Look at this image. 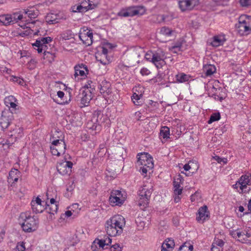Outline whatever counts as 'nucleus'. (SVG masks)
Instances as JSON below:
<instances>
[{"label": "nucleus", "instance_id": "nucleus-1", "mask_svg": "<svg viewBox=\"0 0 251 251\" xmlns=\"http://www.w3.org/2000/svg\"><path fill=\"white\" fill-rule=\"evenodd\" d=\"M126 224L124 217L121 215H115L107 220L105 227L107 234L110 236H116L123 231V227Z\"/></svg>", "mask_w": 251, "mask_h": 251}, {"label": "nucleus", "instance_id": "nucleus-2", "mask_svg": "<svg viewBox=\"0 0 251 251\" xmlns=\"http://www.w3.org/2000/svg\"><path fill=\"white\" fill-rule=\"evenodd\" d=\"M18 221L23 230L25 232L35 231L39 225L38 218L31 216L28 212L21 213L19 216Z\"/></svg>", "mask_w": 251, "mask_h": 251}, {"label": "nucleus", "instance_id": "nucleus-3", "mask_svg": "<svg viewBox=\"0 0 251 251\" xmlns=\"http://www.w3.org/2000/svg\"><path fill=\"white\" fill-rule=\"evenodd\" d=\"M152 185L151 183L144 184L141 189L139 190V199L138 205L141 209L144 210L148 206L151 196L152 192Z\"/></svg>", "mask_w": 251, "mask_h": 251}, {"label": "nucleus", "instance_id": "nucleus-4", "mask_svg": "<svg viewBox=\"0 0 251 251\" xmlns=\"http://www.w3.org/2000/svg\"><path fill=\"white\" fill-rule=\"evenodd\" d=\"M235 28L238 33L241 35L247 34L251 31L250 20L246 15H241L238 18V23L235 25Z\"/></svg>", "mask_w": 251, "mask_h": 251}, {"label": "nucleus", "instance_id": "nucleus-5", "mask_svg": "<svg viewBox=\"0 0 251 251\" xmlns=\"http://www.w3.org/2000/svg\"><path fill=\"white\" fill-rule=\"evenodd\" d=\"M146 11V8L143 6H133L121 11L119 15L124 17H132L135 15H142L145 13Z\"/></svg>", "mask_w": 251, "mask_h": 251}, {"label": "nucleus", "instance_id": "nucleus-6", "mask_svg": "<svg viewBox=\"0 0 251 251\" xmlns=\"http://www.w3.org/2000/svg\"><path fill=\"white\" fill-rule=\"evenodd\" d=\"M51 41L52 38L50 37H42L36 40L35 43L32 44V46L39 53L44 51V56H45L47 54H50V52L46 50L47 46L46 44L50 42Z\"/></svg>", "mask_w": 251, "mask_h": 251}, {"label": "nucleus", "instance_id": "nucleus-7", "mask_svg": "<svg viewBox=\"0 0 251 251\" xmlns=\"http://www.w3.org/2000/svg\"><path fill=\"white\" fill-rule=\"evenodd\" d=\"M152 63L157 68H161L166 64L165 60L167 58L165 52L162 50H158L153 52Z\"/></svg>", "mask_w": 251, "mask_h": 251}, {"label": "nucleus", "instance_id": "nucleus-8", "mask_svg": "<svg viewBox=\"0 0 251 251\" xmlns=\"http://www.w3.org/2000/svg\"><path fill=\"white\" fill-rule=\"evenodd\" d=\"M13 113L10 109L2 111L0 118V126L3 129L6 128L14 120Z\"/></svg>", "mask_w": 251, "mask_h": 251}, {"label": "nucleus", "instance_id": "nucleus-9", "mask_svg": "<svg viewBox=\"0 0 251 251\" xmlns=\"http://www.w3.org/2000/svg\"><path fill=\"white\" fill-rule=\"evenodd\" d=\"M79 38L86 46H90L93 43V33L91 30L81 29L79 33Z\"/></svg>", "mask_w": 251, "mask_h": 251}, {"label": "nucleus", "instance_id": "nucleus-10", "mask_svg": "<svg viewBox=\"0 0 251 251\" xmlns=\"http://www.w3.org/2000/svg\"><path fill=\"white\" fill-rule=\"evenodd\" d=\"M73 164L71 161H65L59 164L57 166L58 172L61 175H69L72 171Z\"/></svg>", "mask_w": 251, "mask_h": 251}, {"label": "nucleus", "instance_id": "nucleus-11", "mask_svg": "<svg viewBox=\"0 0 251 251\" xmlns=\"http://www.w3.org/2000/svg\"><path fill=\"white\" fill-rule=\"evenodd\" d=\"M102 117V114L100 112H95L91 122L88 123V128L92 130H97L98 126H100V120Z\"/></svg>", "mask_w": 251, "mask_h": 251}, {"label": "nucleus", "instance_id": "nucleus-12", "mask_svg": "<svg viewBox=\"0 0 251 251\" xmlns=\"http://www.w3.org/2000/svg\"><path fill=\"white\" fill-rule=\"evenodd\" d=\"M251 185V175L250 176L247 175L242 176L239 180L236 182L235 185H239L240 189L242 191H248L250 190L249 189L246 190L247 185Z\"/></svg>", "mask_w": 251, "mask_h": 251}, {"label": "nucleus", "instance_id": "nucleus-13", "mask_svg": "<svg viewBox=\"0 0 251 251\" xmlns=\"http://www.w3.org/2000/svg\"><path fill=\"white\" fill-rule=\"evenodd\" d=\"M111 84L105 80H102L99 85L100 92L104 96H106L111 93Z\"/></svg>", "mask_w": 251, "mask_h": 251}, {"label": "nucleus", "instance_id": "nucleus-14", "mask_svg": "<svg viewBox=\"0 0 251 251\" xmlns=\"http://www.w3.org/2000/svg\"><path fill=\"white\" fill-rule=\"evenodd\" d=\"M198 216L197 217V220L198 222L202 221V222L208 217L209 212L208 211L207 206L204 205L201 207L198 210Z\"/></svg>", "mask_w": 251, "mask_h": 251}, {"label": "nucleus", "instance_id": "nucleus-15", "mask_svg": "<svg viewBox=\"0 0 251 251\" xmlns=\"http://www.w3.org/2000/svg\"><path fill=\"white\" fill-rule=\"evenodd\" d=\"M52 145L56 148L61 154H64L65 152L66 145L64 140H55L52 141Z\"/></svg>", "mask_w": 251, "mask_h": 251}, {"label": "nucleus", "instance_id": "nucleus-16", "mask_svg": "<svg viewBox=\"0 0 251 251\" xmlns=\"http://www.w3.org/2000/svg\"><path fill=\"white\" fill-rule=\"evenodd\" d=\"M16 98L13 96H9L4 99V103L13 113L16 112Z\"/></svg>", "mask_w": 251, "mask_h": 251}, {"label": "nucleus", "instance_id": "nucleus-17", "mask_svg": "<svg viewBox=\"0 0 251 251\" xmlns=\"http://www.w3.org/2000/svg\"><path fill=\"white\" fill-rule=\"evenodd\" d=\"M15 168H12L11 170L10 171L9 173V176L7 178V182L8 183L9 186L10 187V190H11L15 187L16 181V172Z\"/></svg>", "mask_w": 251, "mask_h": 251}, {"label": "nucleus", "instance_id": "nucleus-18", "mask_svg": "<svg viewBox=\"0 0 251 251\" xmlns=\"http://www.w3.org/2000/svg\"><path fill=\"white\" fill-rule=\"evenodd\" d=\"M81 95L82 97H81V103L84 106L88 105L92 99L91 93L90 91H83Z\"/></svg>", "mask_w": 251, "mask_h": 251}, {"label": "nucleus", "instance_id": "nucleus-19", "mask_svg": "<svg viewBox=\"0 0 251 251\" xmlns=\"http://www.w3.org/2000/svg\"><path fill=\"white\" fill-rule=\"evenodd\" d=\"M81 68H83V69H85L86 71H87V67L85 65H83L82 64L81 65H78L75 66V74H74L75 78L78 75H80L81 76L85 75L84 71L83 70H80Z\"/></svg>", "mask_w": 251, "mask_h": 251}, {"label": "nucleus", "instance_id": "nucleus-20", "mask_svg": "<svg viewBox=\"0 0 251 251\" xmlns=\"http://www.w3.org/2000/svg\"><path fill=\"white\" fill-rule=\"evenodd\" d=\"M0 23L5 25L14 23L11 16L8 14L0 15Z\"/></svg>", "mask_w": 251, "mask_h": 251}, {"label": "nucleus", "instance_id": "nucleus-21", "mask_svg": "<svg viewBox=\"0 0 251 251\" xmlns=\"http://www.w3.org/2000/svg\"><path fill=\"white\" fill-rule=\"evenodd\" d=\"M203 71L206 76H209L216 72V69L214 65L211 64L205 65L203 66Z\"/></svg>", "mask_w": 251, "mask_h": 251}, {"label": "nucleus", "instance_id": "nucleus-22", "mask_svg": "<svg viewBox=\"0 0 251 251\" xmlns=\"http://www.w3.org/2000/svg\"><path fill=\"white\" fill-rule=\"evenodd\" d=\"M131 100L136 105H141L143 103V96L141 94H137L136 93H134L131 97Z\"/></svg>", "mask_w": 251, "mask_h": 251}, {"label": "nucleus", "instance_id": "nucleus-23", "mask_svg": "<svg viewBox=\"0 0 251 251\" xmlns=\"http://www.w3.org/2000/svg\"><path fill=\"white\" fill-rule=\"evenodd\" d=\"M179 7L182 11L192 10L189 0H180Z\"/></svg>", "mask_w": 251, "mask_h": 251}, {"label": "nucleus", "instance_id": "nucleus-24", "mask_svg": "<svg viewBox=\"0 0 251 251\" xmlns=\"http://www.w3.org/2000/svg\"><path fill=\"white\" fill-rule=\"evenodd\" d=\"M149 157H151L149 153H140L138 154L137 155V163L139 165H142L145 161H146L148 159H149Z\"/></svg>", "mask_w": 251, "mask_h": 251}, {"label": "nucleus", "instance_id": "nucleus-25", "mask_svg": "<svg viewBox=\"0 0 251 251\" xmlns=\"http://www.w3.org/2000/svg\"><path fill=\"white\" fill-rule=\"evenodd\" d=\"M109 201L110 203L113 204L115 205H120L123 203L124 200L120 198V197L118 196H112V194H111L109 197Z\"/></svg>", "mask_w": 251, "mask_h": 251}, {"label": "nucleus", "instance_id": "nucleus-26", "mask_svg": "<svg viewBox=\"0 0 251 251\" xmlns=\"http://www.w3.org/2000/svg\"><path fill=\"white\" fill-rule=\"evenodd\" d=\"M45 205V209L47 210V212L49 214L54 215V213H56L57 212L58 209L57 204L50 205L49 204H48L47 202H46Z\"/></svg>", "mask_w": 251, "mask_h": 251}, {"label": "nucleus", "instance_id": "nucleus-27", "mask_svg": "<svg viewBox=\"0 0 251 251\" xmlns=\"http://www.w3.org/2000/svg\"><path fill=\"white\" fill-rule=\"evenodd\" d=\"M18 54H20V61L22 63L24 64L26 61L28 62V61L29 59V56L28 55V53L25 50H20L17 53Z\"/></svg>", "mask_w": 251, "mask_h": 251}, {"label": "nucleus", "instance_id": "nucleus-28", "mask_svg": "<svg viewBox=\"0 0 251 251\" xmlns=\"http://www.w3.org/2000/svg\"><path fill=\"white\" fill-rule=\"evenodd\" d=\"M30 204L32 211L35 213H42L45 209L43 205L35 204L34 202H31Z\"/></svg>", "mask_w": 251, "mask_h": 251}, {"label": "nucleus", "instance_id": "nucleus-29", "mask_svg": "<svg viewBox=\"0 0 251 251\" xmlns=\"http://www.w3.org/2000/svg\"><path fill=\"white\" fill-rule=\"evenodd\" d=\"M242 238L243 240H241L240 242L244 244H251V233L244 230Z\"/></svg>", "mask_w": 251, "mask_h": 251}, {"label": "nucleus", "instance_id": "nucleus-30", "mask_svg": "<svg viewBox=\"0 0 251 251\" xmlns=\"http://www.w3.org/2000/svg\"><path fill=\"white\" fill-rule=\"evenodd\" d=\"M162 246L173 250L175 246L174 240L171 238H168L163 243Z\"/></svg>", "mask_w": 251, "mask_h": 251}, {"label": "nucleus", "instance_id": "nucleus-31", "mask_svg": "<svg viewBox=\"0 0 251 251\" xmlns=\"http://www.w3.org/2000/svg\"><path fill=\"white\" fill-rule=\"evenodd\" d=\"M170 135V128L164 126L162 127L160 131V136L164 139H167L169 138Z\"/></svg>", "mask_w": 251, "mask_h": 251}, {"label": "nucleus", "instance_id": "nucleus-32", "mask_svg": "<svg viewBox=\"0 0 251 251\" xmlns=\"http://www.w3.org/2000/svg\"><path fill=\"white\" fill-rule=\"evenodd\" d=\"M190 76L183 73H181L176 75L177 81L180 83H183L189 80Z\"/></svg>", "mask_w": 251, "mask_h": 251}, {"label": "nucleus", "instance_id": "nucleus-33", "mask_svg": "<svg viewBox=\"0 0 251 251\" xmlns=\"http://www.w3.org/2000/svg\"><path fill=\"white\" fill-rule=\"evenodd\" d=\"M182 187L177 188H174V195L175 196L174 197V201L176 203L179 202L181 199V198L180 197H179V195H180L182 193Z\"/></svg>", "mask_w": 251, "mask_h": 251}, {"label": "nucleus", "instance_id": "nucleus-34", "mask_svg": "<svg viewBox=\"0 0 251 251\" xmlns=\"http://www.w3.org/2000/svg\"><path fill=\"white\" fill-rule=\"evenodd\" d=\"M173 30L169 28L164 26L162 27L160 31V33L164 36H169L172 34Z\"/></svg>", "mask_w": 251, "mask_h": 251}, {"label": "nucleus", "instance_id": "nucleus-35", "mask_svg": "<svg viewBox=\"0 0 251 251\" xmlns=\"http://www.w3.org/2000/svg\"><path fill=\"white\" fill-rule=\"evenodd\" d=\"M73 35L72 31L70 30L65 31L61 34L62 39L65 40H69L72 38Z\"/></svg>", "mask_w": 251, "mask_h": 251}, {"label": "nucleus", "instance_id": "nucleus-36", "mask_svg": "<svg viewBox=\"0 0 251 251\" xmlns=\"http://www.w3.org/2000/svg\"><path fill=\"white\" fill-rule=\"evenodd\" d=\"M79 3L81 4L84 11L86 12L89 10H91L89 5H88L89 4L88 0H79Z\"/></svg>", "mask_w": 251, "mask_h": 251}, {"label": "nucleus", "instance_id": "nucleus-37", "mask_svg": "<svg viewBox=\"0 0 251 251\" xmlns=\"http://www.w3.org/2000/svg\"><path fill=\"white\" fill-rule=\"evenodd\" d=\"M220 118L221 116L219 113H213L211 115L209 120L208 121V123L210 124L213 122L218 121L220 120Z\"/></svg>", "mask_w": 251, "mask_h": 251}, {"label": "nucleus", "instance_id": "nucleus-38", "mask_svg": "<svg viewBox=\"0 0 251 251\" xmlns=\"http://www.w3.org/2000/svg\"><path fill=\"white\" fill-rule=\"evenodd\" d=\"M141 165L145 167H147L149 169H152L154 166L153 162V158L152 157H149V159L145 161Z\"/></svg>", "mask_w": 251, "mask_h": 251}, {"label": "nucleus", "instance_id": "nucleus-39", "mask_svg": "<svg viewBox=\"0 0 251 251\" xmlns=\"http://www.w3.org/2000/svg\"><path fill=\"white\" fill-rule=\"evenodd\" d=\"M23 13L25 15V18L26 20V17L30 18H34L35 17L36 14H34L32 11L31 10H23Z\"/></svg>", "mask_w": 251, "mask_h": 251}, {"label": "nucleus", "instance_id": "nucleus-40", "mask_svg": "<svg viewBox=\"0 0 251 251\" xmlns=\"http://www.w3.org/2000/svg\"><path fill=\"white\" fill-rule=\"evenodd\" d=\"M37 63V61L34 59H29L27 64V67L29 70L34 69Z\"/></svg>", "mask_w": 251, "mask_h": 251}, {"label": "nucleus", "instance_id": "nucleus-41", "mask_svg": "<svg viewBox=\"0 0 251 251\" xmlns=\"http://www.w3.org/2000/svg\"><path fill=\"white\" fill-rule=\"evenodd\" d=\"M89 4V7H90L91 9H93L95 8L98 4L100 3V0H88Z\"/></svg>", "mask_w": 251, "mask_h": 251}, {"label": "nucleus", "instance_id": "nucleus-42", "mask_svg": "<svg viewBox=\"0 0 251 251\" xmlns=\"http://www.w3.org/2000/svg\"><path fill=\"white\" fill-rule=\"evenodd\" d=\"M222 40L219 39L217 36L214 37L213 41L211 42V45L213 47H218L222 44Z\"/></svg>", "mask_w": 251, "mask_h": 251}, {"label": "nucleus", "instance_id": "nucleus-43", "mask_svg": "<svg viewBox=\"0 0 251 251\" xmlns=\"http://www.w3.org/2000/svg\"><path fill=\"white\" fill-rule=\"evenodd\" d=\"M224 244V242L222 239H218L214 240V242L212 243V245H214L215 246L220 247L221 248H223Z\"/></svg>", "mask_w": 251, "mask_h": 251}, {"label": "nucleus", "instance_id": "nucleus-44", "mask_svg": "<svg viewBox=\"0 0 251 251\" xmlns=\"http://www.w3.org/2000/svg\"><path fill=\"white\" fill-rule=\"evenodd\" d=\"M17 251H27L26 250L24 242H19L17 244Z\"/></svg>", "mask_w": 251, "mask_h": 251}, {"label": "nucleus", "instance_id": "nucleus-45", "mask_svg": "<svg viewBox=\"0 0 251 251\" xmlns=\"http://www.w3.org/2000/svg\"><path fill=\"white\" fill-rule=\"evenodd\" d=\"M153 52L152 51H148L147 52L145 55V58L147 60L151 61L152 63L153 62Z\"/></svg>", "mask_w": 251, "mask_h": 251}, {"label": "nucleus", "instance_id": "nucleus-46", "mask_svg": "<svg viewBox=\"0 0 251 251\" xmlns=\"http://www.w3.org/2000/svg\"><path fill=\"white\" fill-rule=\"evenodd\" d=\"M51 153L53 155L59 156L61 154L60 152L51 145L50 147Z\"/></svg>", "mask_w": 251, "mask_h": 251}, {"label": "nucleus", "instance_id": "nucleus-47", "mask_svg": "<svg viewBox=\"0 0 251 251\" xmlns=\"http://www.w3.org/2000/svg\"><path fill=\"white\" fill-rule=\"evenodd\" d=\"M239 1L243 7H247L251 4V0H240Z\"/></svg>", "mask_w": 251, "mask_h": 251}, {"label": "nucleus", "instance_id": "nucleus-48", "mask_svg": "<svg viewBox=\"0 0 251 251\" xmlns=\"http://www.w3.org/2000/svg\"><path fill=\"white\" fill-rule=\"evenodd\" d=\"M30 33V30L29 29H27L22 32H19V30H17V34H18L19 35H20L22 37L28 36Z\"/></svg>", "mask_w": 251, "mask_h": 251}, {"label": "nucleus", "instance_id": "nucleus-49", "mask_svg": "<svg viewBox=\"0 0 251 251\" xmlns=\"http://www.w3.org/2000/svg\"><path fill=\"white\" fill-rule=\"evenodd\" d=\"M194 165V162L190 161L188 164H186L183 166L185 171H188L192 170V165Z\"/></svg>", "mask_w": 251, "mask_h": 251}, {"label": "nucleus", "instance_id": "nucleus-50", "mask_svg": "<svg viewBox=\"0 0 251 251\" xmlns=\"http://www.w3.org/2000/svg\"><path fill=\"white\" fill-rule=\"evenodd\" d=\"M5 235V229L4 227H0V242H1Z\"/></svg>", "mask_w": 251, "mask_h": 251}, {"label": "nucleus", "instance_id": "nucleus-51", "mask_svg": "<svg viewBox=\"0 0 251 251\" xmlns=\"http://www.w3.org/2000/svg\"><path fill=\"white\" fill-rule=\"evenodd\" d=\"M200 195L199 193L196 192L194 194L191 196V200L192 201H194L196 200L198 201L200 199Z\"/></svg>", "mask_w": 251, "mask_h": 251}, {"label": "nucleus", "instance_id": "nucleus-52", "mask_svg": "<svg viewBox=\"0 0 251 251\" xmlns=\"http://www.w3.org/2000/svg\"><path fill=\"white\" fill-rule=\"evenodd\" d=\"M106 239H98V244L99 245L100 247L103 249L104 247L106 245Z\"/></svg>", "mask_w": 251, "mask_h": 251}, {"label": "nucleus", "instance_id": "nucleus-53", "mask_svg": "<svg viewBox=\"0 0 251 251\" xmlns=\"http://www.w3.org/2000/svg\"><path fill=\"white\" fill-rule=\"evenodd\" d=\"M243 234H244V231H241L238 229L237 230L236 238H238V241L239 242H240L241 240H243V238H242Z\"/></svg>", "mask_w": 251, "mask_h": 251}, {"label": "nucleus", "instance_id": "nucleus-54", "mask_svg": "<svg viewBox=\"0 0 251 251\" xmlns=\"http://www.w3.org/2000/svg\"><path fill=\"white\" fill-rule=\"evenodd\" d=\"M192 9L199 3V0H189Z\"/></svg>", "mask_w": 251, "mask_h": 251}, {"label": "nucleus", "instance_id": "nucleus-55", "mask_svg": "<svg viewBox=\"0 0 251 251\" xmlns=\"http://www.w3.org/2000/svg\"><path fill=\"white\" fill-rule=\"evenodd\" d=\"M181 47V45L180 44L174 46L172 47V50L173 52H174L175 53H177V51H178L180 50Z\"/></svg>", "mask_w": 251, "mask_h": 251}, {"label": "nucleus", "instance_id": "nucleus-56", "mask_svg": "<svg viewBox=\"0 0 251 251\" xmlns=\"http://www.w3.org/2000/svg\"><path fill=\"white\" fill-rule=\"evenodd\" d=\"M111 194H112V196H116L120 197L121 198L122 197V194L120 191L119 190H113Z\"/></svg>", "mask_w": 251, "mask_h": 251}, {"label": "nucleus", "instance_id": "nucleus-57", "mask_svg": "<svg viewBox=\"0 0 251 251\" xmlns=\"http://www.w3.org/2000/svg\"><path fill=\"white\" fill-rule=\"evenodd\" d=\"M0 72H5L7 74H11L12 70L6 67L0 68Z\"/></svg>", "mask_w": 251, "mask_h": 251}, {"label": "nucleus", "instance_id": "nucleus-58", "mask_svg": "<svg viewBox=\"0 0 251 251\" xmlns=\"http://www.w3.org/2000/svg\"><path fill=\"white\" fill-rule=\"evenodd\" d=\"M43 201H42L41 200V199H40L39 197H37L36 198V200H32V201H31V202H34V204H40V205H43L42 204V202Z\"/></svg>", "mask_w": 251, "mask_h": 251}, {"label": "nucleus", "instance_id": "nucleus-59", "mask_svg": "<svg viewBox=\"0 0 251 251\" xmlns=\"http://www.w3.org/2000/svg\"><path fill=\"white\" fill-rule=\"evenodd\" d=\"M211 251H223V248L215 246L214 245H212L211 248Z\"/></svg>", "mask_w": 251, "mask_h": 251}, {"label": "nucleus", "instance_id": "nucleus-60", "mask_svg": "<svg viewBox=\"0 0 251 251\" xmlns=\"http://www.w3.org/2000/svg\"><path fill=\"white\" fill-rule=\"evenodd\" d=\"M17 83H18L19 85L21 86H24L25 85V83L24 80L20 77L18 78L17 77Z\"/></svg>", "mask_w": 251, "mask_h": 251}, {"label": "nucleus", "instance_id": "nucleus-61", "mask_svg": "<svg viewBox=\"0 0 251 251\" xmlns=\"http://www.w3.org/2000/svg\"><path fill=\"white\" fill-rule=\"evenodd\" d=\"M152 169H149L147 167L143 166L141 167L140 170H141L143 174H146L148 171L151 170Z\"/></svg>", "mask_w": 251, "mask_h": 251}, {"label": "nucleus", "instance_id": "nucleus-62", "mask_svg": "<svg viewBox=\"0 0 251 251\" xmlns=\"http://www.w3.org/2000/svg\"><path fill=\"white\" fill-rule=\"evenodd\" d=\"M140 73L142 75H148L150 73V71L147 68H142Z\"/></svg>", "mask_w": 251, "mask_h": 251}, {"label": "nucleus", "instance_id": "nucleus-63", "mask_svg": "<svg viewBox=\"0 0 251 251\" xmlns=\"http://www.w3.org/2000/svg\"><path fill=\"white\" fill-rule=\"evenodd\" d=\"M173 183H174V188L181 187L180 186V184H181V183H180V180H179L178 181H176V180H174Z\"/></svg>", "mask_w": 251, "mask_h": 251}, {"label": "nucleus", "instance_id": "nucleus-64", "mask_svg": "<svg viewBox=\"0 0 251 251\" xmlns=\"http://www.w3.org/2000/svg\"><path fill=\"white\" fill-rule=\"evenodd\" d=\"M248 212H245L244 214H248L249 213H251V199L249 201V203L248 204Z\"/></svg>", "mask_w": 251, "mask_h": 251}]
</instances>
